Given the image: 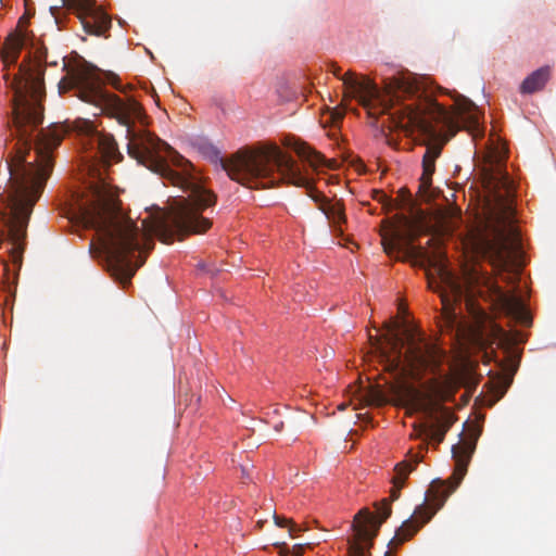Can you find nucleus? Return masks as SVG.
Listing matches in <instances>:
<instances>
[{
  "mask_svg": "<svg viewBox=\"0 0 556 556\" xmlns=\"http://www.w3.org/2000/svg\"><path fill=\"white\" fill-rule=\"evenodd\" d=\"M331 73L342 80L345 97L358 98L368 114L376 118V126L390 130H418L429 139L422 156V174L418 189L419 197L429 202L434 195L431 189L435 160L443 144L458 130L472 135L481 132V112L469 99L455 94L450 108L435 99L434 88L410 74L387 78L384 88L353 72L340 75L341 68L331 64Z\"/></svg>",
  "mask_w": 556,
  "mask_h": 556,
  "instance_id": "3",
  "label": "nucleus"
},
{
  "mask_svg": "<svg viewBox=\"0 0 556 556\" xmlns=\"http://www.w3.org/2000/svg\"><path fill=\"white\" fill-rule=\"evenodd\" d=\"M219 163L230 179L247 188H270L283 180L312 192L313 179L308 173L275 144L239 150L229 159H219ZM309 194L315 201L321 197Z\"/></svg>",
  "mask_w": 556,
  "mask_h": 556,
  "instance_id": "7",
  "label": "nucleus"
},
{
  "mask_svg": "<svg viewBox=\"0 0 556 556\" xmlns=\"http://www.w3.org/2000/svg\"><path fill=\"white\" fill-rule=\"evenodd\" d=\"M275 522L279 527H289V532L292 536H294L298 532L302 531V529L292 520L287 519L285 517L275 516Z\"/></svg>",
  "mask_w": 556,
  "mask_h": 556,
  "instance_id": "15",
  "label": "nucleus"
},
{
  "mask_svg": "<svg viewBox=\"0 0 556 556\" xmlns=\"http://www.w3.org/2000/svg\"><path fill=\"white\" fill-rule=\"evenodd\" d=\"M374 395H375V401L376 402H378V403L382 402V396H381L380 393L376 392Z\"/></svg>",
  "mask_w": 556,
  "mask_h": 556,
  "instance_id": "20",
  "label": "nucleus"
},
{
  "mask_svg": "<svg viewBox=\"0 0 556 556\" xmlns=\"http://www.w3.org/2000/svg\"><path fill=\"white\" fill-rule=\"evenodd\" d=\"M327 114H328L329 118L326 121V123H329L332 125L340 123L344 117V112L338 108H333V109L328 108Z\"/></svg>",
  "mask_w": 556,
  "mask_h": 556,
  "instance_id": "16",
  "label": "nucleus"
},
{
  "mask_svg": "<svg viewBox=\"0 0 556 556\" xmlns=\"http://www.w3.org/2000/svg\"><path fill=\"white\" fill-rule=\"evenodd\" d=\"M319 208L326 215L327 219L334 228L336 231L340 233L343 232L342 224L345 223L344 208L341 202H331L328 200H323Z\"/></svg>",
  "mask_w": 556,
  "mask_h": 556,
  "instance_id": "14",
  "label": "nucleus"
},
{
  "mask_svg": "<svg viewBox=\"0 0 556 556\" xmlns=\"http://www.w3.org/2000/svg\"><path fill=\"white\" fill-rule=\"evenodd\" d=\"M551 75L549 66H543L531 73L520 85L522 94H530L544 88Z\"/></svg>",
  "mask_w": 556,
  "mask_h": 556,
  "instance_id": "13",
  "label": "nucleus"
},
{
  "mask_svg": "<svg viewBox=\"0 0 556 556\" xmlns=\"http://www.w3.org/2000/svg\"><path fill=\"white\" fill-rule=\"evenodd\" d=\"M386 330L381 338L369 334V340L379 350L384 370L393 377L392 391L397 396L415 401L416 409L422 413L424 420L414 425L415 437H425L427 441L439 445L456 420L453 412L440 402L453 400L460 386L459 379L454 376L432 379L429 392L433 401H418L419 392L409 380L420 379L427 370L439 369L444 352L437 344L416 336L412 329L401 330L396 320L387 323Z\"/></svg>",
  "mask_w": 556,
  "mask_h": 556,
  "instance_id": "5",
  "label": "nucleus"
},
{
  "mask_svg": "<svg viewBox=\"0 0 556 556\" xmlns=\"http://www.w3.org/2000/svg\"><path fill=\"white\" fill-rule=\"evenodd\" d=\"M483 185L488 192V208L491 219L503 228L495 229L494 239L485 242V253L493 270L504 281L514 283L520 274L519 256L521 241L513 226L515 216V187L500 163L485 170Z\"/></svg>",
  "mask_w": 556,
  "mask_h": 556,
  "instance_id": "6",
  "label": "nucleus"
},
{
  "mask_svg": "<svg viewBox=\"0 0 556 556\" xmlns=\"http://www.w3.org/2000/svg\"><path fill=\"white\" fill-rule=\"evenodd\" d=\"M479 432L475 431L469 440H462L453 445L452 455L455 460L454 481L435 479L431 482L422 504L414 510V515L405 520L396 530L389 545H400L408 541L433 515L443 507L446 498L456 490L467 472L468 465L476 450Z\"/></svg>",
  "mask_w": 556,
  "mask_h": 556,
  "instance_id": "8",
  "label": "nucleus"
},
{
  "mask_svg": "<svg viewBox=\"0 0 556 556\" xmlns=\"http://www.w3.org/2000/svg\"><path fill=\"white\" fill-rule=\"evenodd\" d=\"M462 220L460 210L454 205L440 206L433 212L432 226L407 222V229L396 230L391 239H383V251L396 260L412 261L415 266L427 270L429 288L439 292L442 302V317L447 327L457 321L454 305L460 302L465 292H475L485 287L497 294L505 313L522 325H530L531 318L521 298L505 293L478 264L465 265L462 281L448 270L443 237L451 235Z\"/></svg>",
  "mask_w": 556,
  "mask_h": 556,
  "instance_id": "4",
  "label": "nucleus"
},
{
  "mask_svg": "<svg viewBox=\"0 0 556 556\" xmlns=\"http://www.w3.org/2000/svg\"><path fill=\"white\" fill-rule=\"evenodd\" d=\"M510 364H511V371L514 374L517 370V364L515 363L513 357H510Z\"/></svg>",
  "mask_w": 556,
  "mask_h": 556,
  "instance_id": "19",
  "label": "nucleus"
},
{
  "mask_svg": "<svg viewBox=\"0 0 556 556\" xmlns=\"http://www.w3.org/2000/svg\"><path fill=\"white\" fill-rule=\"evenodd\" d=\"M293 149L299 157L307 162L313 169H317L321 166L332 167L334 165V161H328L321 153L312 149L305 142H296Z\"/></svg>",
  "mask_w": 556,
  "mask_h": 556,
  "instance_id": "12",
  "label": "nucleus"
},
{
  "mask_svg": "<svg viewBox=\"0 0 556 556\" xmlns=\"http://www.w3.org/2000/svg\"><path fill=\"white\" fill-rule=\"evenodd\" d=\"M108 80L115 89L123 91L122 86L119 84V79L115 75L110 74L108 76Z\"/></svg>",
  "mask_w": 556,
  "mask_h": 556,
  "instance_id": "17",
  "label": "nucleus"
},
{
  "mask_svg": "<svg viewBox=\"0 0 556 556\" xmlns=\"http://www.w3.org/2000/svg\"><path fill=\"white\" fill-rule=\"evenodd\" d=\"M73 130L81 136V144L90 152V159H101L106 164L119 156L117 144L112 135L99 131L92 122L77 119Z\"/></svg>",
  "mask_w": 556,
  "mask_h": 556,
  "instance_id": "10",
  "label": "nucleus"
},
{
  "mask_svg": "<svg viewBox=\"0 0 556 556\" xmlns=\"http://www.w3.org/2000/svg\"><path fill=\"white\" fill-rule=\"evenodd\" d=\"M103 85L97 68L85 64L71 70L58 87L60 94L75 90L78 99L116 119L125 127L129 156L189 193L167 213L149 214L140 227L122 212L118 200L100 192L91 201L79 204V219L101 237L109 270L126 288L144 264L143 253L153 249V237L172 243L176 235L203 233L210 229L212 222L202 212L214 205L216 198L200 184L188 160L151 132L135 130L136 122L146 125L142 105L132 97L121 98L106 91Z\"/></svg>",
  "mask_w": 556,
  "mask_h": 556,
  "instance_id": "1",
  "label": "nucleus"
},
{
  "mask_svg": "<svg viewBox=\"0 0 556 556\" xmlns=\"http://www.w3.org/2000/svg\"><path fill=\"white\" fill-rule=\"evenodd\" d=\"M274 429H275L276 432H281L282 429H283V421L276 422L274 425Z\"/></svg>",
  "mask_w": 556,
  "mask_h": 556,
  "instance_id": "18",
  "label": "nucleus"
},
{
  "mask_svg": "<svg viewBox=\"0 0 556 556\" xmlns=\"http://www.w3.org/2000/svg\"><path fill=\"white\" fill-rule=\"evenodd\" d=\"M62 3L77 13L87 34L103 36L111 28V17L97 5L96 0H62Z\"/></svg>",
  "mask_w": 556,
  "mask_h": 556,
  "instance_id": "11",
  "label": "nucleus"
},
{
  "mask_svg": "<svg viewBox=\"0 0 556 556\" xmlns=\"http://www.w3.org/2000/svg\"><path fill=\"white\" fill-rule=\"evenodd\" d=\"M26 18H20L16 29L4 41L2 54L5 64H15L21 51L28 49L12 81L13 122L18 141L14 156L7 162L10 177L0 194V215L12 244L13 261L22 260L29 216L53 167L52 151L70 130L55 125L34 135L43 118L47 50L26 28Z\"/></svg>",
  "mask_w": 556,
  "mask_h": 556,
  "instance_id": "2",
  "label": "nucleus"
},
{
  "mask_svg": "<svg viewBox=\"0 0 556 556\" xmlns=\"http://www.w3.org/2000/svg\"><path fill=\"white\" fill-rule=\"evenodd\" d=\"M418 463L419 458L415 456L413 459L401 462L395 466L390 497L376 504L377 515L368 508H363L355 515L352 525L354 536L349 541L350 556H368L372 539L377 535L382 522L391 515L390 503L400 497V491L404 486L405 480ZM384 556H390V553L387 552Z\"/></svg>",
  "mask_w": 556,
  "mask_h": 556,
  "instance_id": "9",
  "label": "nucleus"
}]
</instances>
